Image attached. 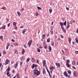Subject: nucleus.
Returning a JSON list of instances; mask_svg holds the SVG:
<instances>
[{
    "mask_svg": "<svg viewBox=\"0 0 78 78\" xmlns=\"http://www.w3.org/2000/svg\"><path fill=\"white\" fill-rule=\"evenodd\" d=\"M37 66V65H35L34 64H33L32 66H31L32 69H34V68L35 67V69L33 71L34 75H36L35 76H38V75H39V74H40V72L38 71L36 69Z\"/></svg>",
    "mask_w": 78,
    "mask_h": 78,
    "instance_id": "nucleus-1",
    "label": "nucleus"
},
{
    "mask_svg": "<svg viewBox=\"0 0 78 78\" xmlns=\"http://www.w3.org/2000/svg\"><path fill=\"white\" fill-rule=\"evenodd\" d=\"M32 42L33 41L32 40H30L28 42V45H29V47H30V46H31V45Z\"/></svg>",
    "mask_w": 78,
    "mask_h": 78,
    "instance_id": "nucleus-2",
    "label": "nucleus"
},
{
    "mask_svg": "<svg viewBox=\"0 0 78 78\" xmlns=\"http://www.w3.org/2000/svg\"><path fill=\"white\" fill-rule=\"evenodd\" d=\"M18 64H19L18 62H17L14 65V66H15L14 68H15V69H16V68H17V66H18Z\"/></svg>",
    "mask_w": 78,
    "mask_h": 78,
    "instance_id": "nucleus-3",
    "label": "nucleus"
},
{
    "mask_svg": "<svg viewBox=\"0 0 78 78\" xmlns=\"http://www.w3.org/2000/svg\"><path fill=\"white\" fill-rule=\"evenodd\" d=\"M69 21L67 22V29L69 28V27H70V24H69Z\"/></svg>",
    "mask_w": 78,
    "mask_h": 78,
    "instance_id": "nucleus-4",
    "label": "nucleus"
},
{
    "mask_svg": "<svg viewBox=\"0 0 78 78\" xmlns=\"http://www.w3.org/2000/svg\"><path fill=\"white\" fill-rule=\"evenodd\" d=\"M9 62V60H8V59H6L5 61V63L6 64H8V63Z\"/></svg>",
    "mask_w": 78,
    "mask_h": 78,
    "instance_id": "nucleus-5",
    "label": "nucleus"
},
{
    "mask_svg": "<svg viewBox=\"0 0 78 78\" xmlns=\"http://www.w3.org/2000/svg\"><path fill=\"white\" fill-rule=\"evenodd\" d=\"M55 64L57 68H59V67H60V65L59 63H55Z\"/></svg>",
    "mask_w": 78,
    "mask_h": 78,
    "instance_id": "nucleus-6",
    "label": "nucleus"
},
{
    "mask_svg": "<svg viewBox=\"0 0 78 78\" xmlns=\"http://www.w3.org/2000/svg\"><path fill=\"white\" fill-rule=\"evenodd\" d=\"M63 74H64V76H66V77H67V75H68L67 73H66V71L64 72Z\"/></svg>",
    "mask_w": 78,
    "mask_h": 78,
    "instance_id": "nucleus-7",
    "label": "nucleus"
},
{
    "mask_svg": "<svg viewBox=\"0 0 78 78\" xmlns=\"http://www.w3.org/2000/svg\"><path fill=\"white\" fill-rule=\"evenodd\" d=\"M43 66H45V65L46 64V62L45 60H44L43 62Z\"/></svg>",
    "mask_w": 78,
    "mask_h": 78,
    "instance_id": "nucleus-8",
    "label": "nucleus"
},
{
    "mask_svg": "<svg viewBox=\"0 0 78 78\" xmlns=\"http://www.w3.org/2000/svg\"><path fill=\"white\" fill-rule=\"evenodd\" d=\"M66 66H67V67H68V68L69 67V68H70L71 65H70L69 64H66Z\"/></svg>",
    "mask_w": 78,
    "mask_h": 78,
    "instance_id": "nucleus-9",
    "label": "nucleus"
},
{
    "mask_svg": "<svg viewBox=\"0 0 78 78\" xmlns=\"http://www.w3.org/2000/svg\"><path fill=\"white\" fill-rule=\"evenodd\" d=\"M68 41L69 44L71 43V39L70 37L68 38Z\"/></svg>",
    "mask_w": 78,
    "mask_h": 78,
    "instance_id": "nucleus-10",
    "label": "nucleus"
},
{
    "mask_svg": "<svg viewBox=\"0 0 78 78\" xmlns=\"http://www.w3.org/2000/svg\"><path fill=\"white\" fill-rule=\"evenodd\" d=\"M27 29H25L24 30H23L22 33L23 34H24L26 32V31H27Z\"/></svg>",
    "mask_w": 78,
    "mask_h": 78,
    "instance_id": "nucleus-11",
    "label": "nucleus"
},
{
    "mask_svg": "<svg viewBox=\"0 0 78 78\" xmlns=\"http://www.w3.org/2000/svg\"><path fill=\"white\" fill-rule=\"evenodd\" d=\"M59 23L60 26H61V28H63V27L62 26V24L64 23H62L61 22H60Z\"/></svg>",
    "mask_w": 78,
    "mask_h": 78,
    "instance_id": "nucleus-12",
    "label": "nucleus"
},
{
    "mask_svg": "<svg viewBox=\"0 0 78 78\" xmlns=\"http://www.w3.org/2000/svg\"><path fill=\"white\" fill-rule=\"evenodd\" d=\"M31 61L32 62H34V58L33 57H31Z\"/></svg>",
    "mask_w": 78,
    "mask_h": 78,
    "instance_id": "nucleus-13",
    "label": "nucleus"
},
{
    "mask_svg": "<svg viewBox=\"0 0 78 78\" xmlns=\"http://www.w3.org/2000/svg\"><path fill=\"white\" fill-rule=\"evenodd\" d=\"M62 31H63V33H66V30L64 29V28H62Z\"/></svg>",
    "mask_w": 78,
    "mask_h": 78,
    "instance_id": "nucleus-14",
    "label": "nucleus"
},
{
    "mask_svg": "<svg viewBox=\"0 0 78 78\" xmlns=\"http://www.w3.org/2000/svg\"><path fill=\"white\" fill-rule=\"evenodd\" d=\"M9 43H8L7 45H6V50H8V48H9Z\"/></svg>",
    "mask_w": 78,
    "mask_h": 78,
    "instance_id": "nucleus-15",
    "label": "nucleus"
},
{
    "mask_svg": "<svg viewBox=\"0 0 78 78\" xmlns=\"http://www.w3.org/2000/svg\"><path fill=\"white\" fill-rule=\"evenodd\" d=\"M50 70H51L55 69V67H54L53 66H51V67H50Z\"/></svg>",
    "mask_w": 78,
    "mask_h": 78,
    "instance_id": "nucleus-16",
    "label": "nucleus"
},
{
    "mask_svg": "<svg viewBox=\"0 0 78 78\" xmlns=\"http://www.w3.org/2000/svg\"><path fill=\"white\" fill-rule=\"evenodd\" d=\"M10 71V67H8L7 69L6 70V72H9Z\"/></svg>",
    "mask_w": 78,
    "mask_h": 78,
    "instance_id": "nucleus-17",
    "label": "nucleus"
},
{
    "mask_svg": "<svg viewBox=\"0 0 78 78\" xmlns=\"http://www.w3.org/2000/svg\"><path fill=\"white\" fill-rule=\"evenodd\" d=\"M72 64L73 65H75V61L74 60L72 61Z\"/></svg>",
    "mask_w": 78,
    "mask_h": 78,
    "instance_id": "nucleus-18",
    "label": "nucleus"
},
{
    "mask_svg": "<svg viewBox=\"0 0 78 78\" xmlns=\"http://www.w3.org/2000/svg\"><path fill=\"white\" fill-rule=\"evenodd\" d=\"M25 50H24V49H23V50L22 51V55H23L25 53Z\"/></svg>",
    "mask_w": 78,
    "mask_h": 78,
    "instance_id": "nucleus-19",
    "label": "nucleus"
},
{
    "mask_svg": "<svg viewBox=\"0 0 78 78\" xmlns=\"http://www.w3.org/2000/svg\"><path fill=\"white\" fill-rule=\"evenodd\" d=\"M17 14H18V15L19 17H20V16L21 13L19 12H17Z\"/></svg>",
    "mask_w": 78,
    "mask_h": 78,
    "instance_id": "nucleus-20",
    "label": "nucleus"
},
{
    "mask_svg": "<svg viewBox=\"0 0 78 78\" xmlns=\"http://www.w3.org/2000/svg\"><path fill=\"white\" fill-rule=\"evenodd\" d=\"M37 51H38V52H39V53H40L41 52V50H40V49L37 48Z\"/></svg>",
    "mask_w": 78,
    "mask_h": 78,
    "instance_id": "nucleus-21",
    "label": "nucleus"
},
{
    "mask_svg": "<svg viewBox=\"0 0 78 78\" xmlns=\"http://www.w3.org/2000/svg\"><path fill=\"white\" fill-rule=\"evenodd\" d=\"M73 75L74 76H76V73L75 72V71H74V73H73Z\"/></svg>",
    "mask_w": 78,
    "mask_h": 78,
    "instance_id": "nucleus-22",
    "label": "nucleus"
},
{
    "mask_svg": "<svg viewBox=\"0 0 78 78\" xmlns=\"http://www.w3.org/2000/svg\"><path fill=\"white\" fill-rule=\"evenodd\" d=\"M30 58H28L27 59L26 62H27V63L28 62H29V61H30Z\"/></svg>",
    "mask_w": 78,
    "mask_h": 78,
    "instance_id": "nucleus-23",
    "label": "nucleus"
},
{
    "mask_svg": "<svg viewBox=\"0 0 78 78\" xmlns=\"http://www.w3.org/2000/svg\"><path fill=\"white\" fill-rule=\"evenodd\" d=\"M20 59L21 61H23V57H21L20 58Z\"/></svg>",
    "mask_w": 78,
    "mask_h": 78,
    "instance_id": "nucleus-24",
    "label": "nucleus"
},
{
    "mask_svg": "<svg viewBox=\"0 0 78 78\" xmlns=\"http://www.w3.org/2000/svg\"><path fill=\"white\" fill-rule=\"evenodd\" d=\"M66 61V64H69V62H70L69 61V60H67Z\"/></svg>",
    "mask_w": 78,
    "mask_h": 78,
    "instance_id": "nucleus-25",
    "label": "nucleus"
},
{
    "mask_svg": "<svg viewBox=\"0 0 78 78\" xmlns=\"http://www.w3.org/2000/svg\"><path fill=\"white\" fill-rule=\"evenodd\" d=\"M75 41H76V42L78 44V38H75Z\"/></svg>",
    "mask_w": 78,
    "mask_h": 78,
    "instance_id": "nucleus-26",
    "label": "nucleus"
},
{
    "mask_svg": "<svg viewBox=\"0 0 78 78\" xmlns=\"http://www.w3.org/2000/svg\"><path fill=\"white\" fill-rule=\"evenodd\" d=\"M49 11L50 12V14H51V12H52V9H49Z\"/></svg>",
    "mask_w": 78,
    "mask_h": 78,
    "instance_id": "nucleus-27",
    "label": "nucleus"
},
{
    "mask_svg": "<svg viewBox=\"0 0 78 78\" xmlns=\"http://www.w3.org/2000/svg\"><path fill=\"white\" fill-rule=\"evenodd\" d=\"M42 37L43 39H44V38H45V34H43L42 36Z\"/></svg>",
    "mask_w": 78,
    "mask_h": 78,
    "instance_id": "nucleus-28",
    "label": "nucleus"
},
{
    "mask_svg": "<svg viewBox=\"0 0 78 78\" xmlns=\"http://www.w3.org/2000/svg\"><path fill=\"white\" fill-rule=\"evenodd\" d=\"M13 25H14L15 27H16V22H14L13 23Z\"/></svg>",
    "mask_w": 78,
    "mask_h": 78,
    "instance_id": "nucleus-29",
    "label": "nucleus"
},
{
    "mask_svg": "<svg viewBox=\"0 0 78 78\" xmlns=\"http://www.w3.org/2000/svg\"><path fill=\"white\" fill-rule=\"evenodd\" d=\"M43 74H45V71L44 69L43 70Z\"/></svg>",
    "mask_w": 78,
    "mask_h": 78,
    "instance_id": "nucleus-30",
    "label": "nucleus"
},
{
    "mask_svg": "<svg viewBox=\"0 0 78 78\" xmlns=\"http://www.w3.org/2000/svg\"><path fill=\"white\" fill-rule=\"evenodd\" d=\"M44 46H44V48L45 49H46V48H47V46L46 45V44H44Z\"/></svg>",
    "mask_w": 78,
    "mask_h": 78,
    "instance_id": "nucleus-31",
    "label": "nucleus"
},
{
    "mask_svg": "<svg viewBox=\"0 0 78 78\" xmlns=\"http://www.w3.org/2000/svg\"><path fill=\"white\" fill-rule=\"evenodd\" d=\"M3 36H1L0 37V39H1L2 41H3Z\"/></svg>",
    "mask_w": 78,
    "mask_h": 78,
    "instance_id": "nucleus-32",
    "label": "nucleus"
},
{
    "mask_svg": "<svg viewBox=\"0 0 78 78\" xmlns=\"http://www.w3.org/2000/svg\"><path fill=\"white\" fill-rule=\"evenodd\" d=\"M49 50L50 51H51V46H49Z\"/></svg>",
    "mask_w": 78,
    "mask_h": 78,
    "instance_id": "nucleus-33",
    "label": "nucleus"
},
{
    "mask_svg": "<svg viewBox=\"0 0 78 78\" xmlns=\"http://www.w3.org/2000/svg\"><path fill=\"white\" fill-rule=\"evenodd\" d=\"M55 5V4H54V3H51L50 4V5L51 6H54V5Z\"/></svg>",
    "mask_w": 78,
    "mask_h": 78,
    "instance_id": "nucleus-34",
    "label": "nucleus"
},
{
    "mask_svg": "<svg viewBox=\"0 0 78 78\" xmlns=\"http://www.w3.org/2000/svg\"><path fill=\"white\" fill-rule=\"evenodd\" d=\"M50 38H48V39L47 40V42H50Z\"/></svg>",
    "mask_w": 78,
    "mask_h": 78,
    "instance_id": "nucleus-35",
    "label": "nucleus"
},
{
    "mask_svg": "<svg viewBox=\"0 0 78 78\" xmlns=\"http://www.w3.org/2000/svg\"><path fill=\"white\" fill-rule=\"evenodd\" d=\"M54 28V27L53 26H51V31H52V29H53V28Z\"/></svg>",
    "mask_w": 78,
    "mask_h": 78,
    "instance_id": "nucleus-36",
    "label": "nucleus"
},
{
    "mask_svg": "<svg viewBox=\"0 0 78 78\" xmlns=\"http://www.w3.org/2000/svg\"><path fill=\"white\" fill-rule=\"evenodd\" d=\"M6 52L5 51H3V54L5 55V54H6Z\"/></svg>",
    "mask_w": 78,
    "mask_h": 78,
    "instance_id": "nucleus-37",
    "label": "nucleus"
},
{
    "mask_svg": "<svg viewBox=\"0 0 78 78\" xmlns=\"http://www.w3.org/2000/svg\"><path fill=\"white\" fill-rule=\"evenodd\" d=\"M2 9H3L4 10H5V9H6V8H5V7H3L2 8Z\"/></svg>",
    "mask_w": 78,
    "mask_h": 78,
    "instance_id": "nucleus-38",
    "label": "nucleus"
},
{
    "mask_svg": "<svg viewBox=\"0 0 78 78\" xmlns=\"http://www.w3.org/2000/svg\"><path fill=\"white\" fill-rule=\"evenodd\" d=\"M68 72L69 74H70V73H71V71L70 70L68 71Z\"/></svg>",
    "mask_w": 78,
    "mask_h": 78,
    "instance_id": "nucleus-39",
    "label": "nucleus"
},
{
    "mask_svg": "<svg viewBox=\"0 0 78 78\" xmlns=\"http://www.w3.org/2000/svg\"><path fill=\"white\" fill-rule=\"evenodd\" d=\"M50 31L51 32V34H53V30H51Z\"/></svg>",
    "mask_w": 78,
    "mask_h": 78,
    "instance_id": "nucleus-40",
    "label": "nucleus"
},
{
    "mask_svg": "<svg viewBox=\"0 0 78 78\" xmlns=\"http://www.w3.org/2000/svg\"><path fill=\"white\" fill-rule=\"evenodd\" d=\"M51 45L53 46L54 45V42H51Z\"/></svg>",
    "mask_w": 78,
    "mask_h": 78,
    "instance_id": "nucleus-41",
    "label": "nucleus"
},
{
    "mask_svg": "<svg viewBox=\"0 0 78 78\" xmlns=\"http://www.w3.org/2000/svg\"><path fill=\"white\" fill-rule=\"evenodd\" d=\"M20 66H22V64H23L22 62H20Z\"/></svg>",
    "mask_w": 78,
    "mask_h": 78,
    "instance_id": "nucleus-42",
    "label": "nucleus"
},
{
    "mask_svg": "<svg viewBox=\"0 0 78 78\" xmlns=\"http://www.w3.org/2000/svg\"><path fill=\"white\" fill-rule=\"evenodd\" d=\"M14 45H15V46H17V45H18V44L16 43L14 44Z\"/></svg>",
    "mask_w": 78,
    "mask_h": 78,
    "instance_id": "nucleus-43",
    "label": "nucleus"
},
{
    "mask_svg": "<svg viewBox=\"0 0 78 78\" xmlns=\"http://www.w3.org/2000/svg\"><path fill=\"white\" fill-rule=\"evenodd\" d=\"M37 8L38 9H41V8L39 7H37Z\"/></svg>",
    "mask_w": 78,
    "mask_h": 78,
    "instance_id": "nucleus-44",
    "label": "nucleus"
},
{
    "mask_svg": "<svg viewBox=\"0 0 78 78\" xmlns=\"http://www.w3.org/2000/svg\"><path fill=\"white\" fill-rule=\"evenodd\" d=\"M10 23H9V24H8L7 25L8 27H10Z\"/></svg>",
    "mask_w": 78,
    "mask_h": 78,
    "instance_id": "nucleus-45",
    "label": "nucleus"
},
{
    "mask_svg": "<svg viewBox=\"0 0 78 78\" xmlns=\"http://www.w3.org/2000/svg\"><path fill=\"white\" fill-rule=\"evenodd\" d=\"M66 21L64 23H64V25H65V26H66Z\"/></svg>",
    "mask_w": 78,
    "mask_h": 78,
    "instance_id": "nucleus-46",
    "label": "nucleus"
},
{
    "mask_svg": "<svg viewBox=\"0 0 78 78\" xmlns=\"http://www.w3.org/2000/svg\"><path fill=\"white\" fill-rule=\"evenodd\" d=\"M2 29H5V26H3L2 27Z\"/></svg>",
    "mask_w": 78,
    "mask_h": 78,
    "instance_id": "nucleus-47",
    "label": "nucleus"
},
{
    "mask_svg": "<svg viewBox=\"0 0 78 78\" xmlns=\"http://www.w3.org/2000/svg\"><path fill=\"white\" fill-rule=\"evenodd\" d=\"M17 78H20V77H19V74H17Z\"/></svg>",
    "mask_w": 78,
    "mask_h": 78,
    "instance_id": "nucleus-48",
    "label": "nucleus"
},
{
    "mask_svg": "<svg viewBox=\"0 0 78 78\" xmlns=\"http://www.w3.org/2000/svg\"><path fill=\"white\" fill-rule=\"evenodd\" d=\"M61 37L62 38V39H63L64 38V37H63V36L62 35H60Z\"/></svg>",
    "mask_w": 78,
    "mask_h": 78,
    "instance_id": "nucleus-49",
    "label": "nucleus"
},
{
    "mask_svg": "<svg viewBox=\"0 0 78 78\" xmlns=\"http://www.w3.org/2000/svg\"><path fill=\"white\" fill-rule=\"evenodd\" d=\"M66 9L68 11H69V8H67V7H66Z\"/></svg>",
    "mask_w": 78,
    "mask_h": 78,
    "instance_id": "nucleus-50",
    "label": "nucleus"
},
{
    "mask_svg": "<svg viewBox=\"0 0 78 78\" xmlns=\"http://www.w3.org/2000/svg\"><path fill=\"white\" fill-rule=\"evenodd\" d=\"M9 72H8L6 73V75H7V76L9 75Z\"/></svg>",
    "mask_w": 78,
    "mask_h": 78,
    "instance_id": "nucleus-51",
    "label": "nucleus"
},
{
    "mask_svg": "<svg viewBox=\"0 0 78 78\" xmlns=\"http://www.w3.org/2000/svg\"><path fill=\"white\" fill-rule=\"evenodd\" d=\"M15 30H17V26H15Z\"/></svg>",
    "mask_w": 78,
    "mask_h": 78,
    "instance_id": "nucleus-52",
    "label": "nucleus"
},
{
    "mask_svg": "<svg viewBox=\"0 0 78 78\" xmlns=\"http://www.w3.org/2000/svg\"><path fill=\"white\" fill-rule=\"evenodd\" d=\"M70 24H72V23H73V22L72 21H70Z\"/></svg>",
    "mask_w": 78,
    "mask_h": 78,
    "instance_id": "nucleus-53",
    "label": "nucleus"
},
{
    "mask_svg": "<svg viewBox=\"0 0 78 78\" xmlns=\"http://www.w3.org/2000/svg\"><path fill=\"white\" fill-rule=\"evenodd\" d=\"M73 69H75V70L76 69V68H75V66H73Z\"/></svg>",
    "mask_w": 78,
    "mask_h": 78,
    "instance_id": "nucleus-54",
    "label": "nucleus"
},
{
    "mask_svg": "<svg viewBox=\"0 0 78 78\" xmlns=\"http://www.w3.org/2000/svg\"><path fill=\"white\" fill-rule=\"evenodd\" d=\"M15 53H16V54H18V52L17 51H15Z\"/></svg>",
    "mask_w": 78,
    "mask_h": 78,
    "instance_id": "nucleus-55",
    "label": "nucleus"
},
{
    "mask_svg": "<svg viewBox=\"0 0 78 78\" xmlns=\"http://www.w3.org/2000/svg\"><path fill=\"white\" fill-rule=\"evenodd\" d=\"M24 47L25 48H27V46H26V45H25V44L24 45Z\"/></svg>",
    "mask_w": 78,
    "mask_h": 78,
    "instance_id": "nucleus-56",
    "label": "nucleus"
},
{
    "mask_svg": "<svg viewBox=\"0 0 78 78\" xmlns=\"http://www.w3.org/2000/svg\"><path fill=\"white\" fill-rule=\"evenodd\" d=\"M37 63H38V64L39 63V60H37Z\"/></svg>",
    "mask_w": 78,
    "mask_h": 78,
    "instance_id": "nucleus-57",
    "label": "nucleus"
},
{
    "mask_svg": "<svg viewBox=\"0 0 78 78\" xmlns=\"http://www.w3.org/2000/svg\"><path fill=\"white\" fill-rule=\"evenodd\" d=\"M39 33H40V30H39L38 31V34H39Z\"/></svg>",
    "mask_w": 78,
    "mask_h": 78,
    "instance_id": "nucleus-58",
    "label": "nucleus"
},
{
    "mask_svg": "<svg viewBox=\"0 0 78 78\" xmlns=\"http://www.w3.org/2000/svg\"><path fill=\"white\" fill-rule=\"evenodd\" d=\"M76 33H77V34H78V28H77V29L76 30Z\"/></svg>",
    "mask_w": 78,
    "mask_h": 78,
    "instance_id": "nucleus-59",
    "label": "nucleus"
},
{
    "mask_svg": "<svg viewBox=\"0 0 78 78\" xmlns=\"http://www.w3.org/2000/svg\"><path fill=\"white\" fill-rule=\"evenodd\" d=\"M67 77H68V78H70V76H69V75H67Z\"/></svg>",
    "mask_w": 78,
    "mask_h": 78,
    "instance_id": "nucleus-60",
    "label": "nucleus"
},
{
    "mask_svg": "<svg viewBox=\"0 0 78 78\" xmlns=\"http://www.w3.org/2000/svg\"><path fill=\"white\" fill-rule=\"evenodd\" d=\"M12 42H14V40H13V39H12Z\"/></svg>",
    "mask_w": 78,
    "mask_h": 78,
    "instance_id": "nucleus-61",
    "label": "nucleus"
},
{
    "mask_svg": "<svg viewBox=\"0 0 78 78\" xmlns=\"http://www.w3.org/2000/svg\"><path fill=\"white\" fill-rule=\"evenodd\" d=\"M23 10H24V9H23V8H22L21 11H23Z\"/></svg>",
    "mask_w": 78,
    "mask_h": 78,
    "instance_id": "nucleus-62",
    "label": "nucleus"
},
{
    "mask_svg": "<svg viewBox=\"0 0 78 78\" xmlns=\"http://www.w3.org/2000/svg\"><path fill=\"white\" fill-rule=\"evenodd\" d=\"M20 28H23V26H21L20 27Z\"/></svg>",
    "mask_w": 78,
    "mask_h": 78,
    "instance_id": "nucleus-63",
    "label": "nucleus"
},
{
    "mask_svg": "<svg viewBox=\"0 0 78 78\" xmlns=\"http://www.w3.org/2000/svg\"><path fill=\"white\" fill-rule=\"evenodd\" d=\"M75 53H76L77 54V53H78V51H76Z\"/></svg>",
    "mask_w": 78,
    "mask_h": 78,
    "instance_id": "nucleus-64",
    "label": "nucleus"
}]
</instances>
